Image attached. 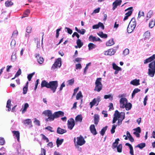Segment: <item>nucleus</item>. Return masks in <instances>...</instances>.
I'll return each mask as SVG.
<instances>
[{
  "label": "nucleus",
  "instance_id": "b1692460",
  "mask_svg": "<svg viewBox=\"0 0 155 155\" xmlns=\"http://www.w3.org/2000/svg\"><path fill=\"white\" fill-rule=\"evenodd\" d=\"M136 24L135 19L134 18H133L131 19L129 25H130L132 27H134L133 28L135 29L136 26Z\"/></svg>",
  "mask_w": 155,
  "mask_h": 155
},
{
  "label": "nucleus",
  "instance_id": "2f4dec72",
  "mask_svg": "<svg viewBox=\"0 0 155 155\" xmlns=\"http://www.w3.org/2000/svg\"><path fill=\"white\" fill-rule=\"evenodd\" d=\"M113 95L111 94H109V95H105L104 96V99H109L111 101L113 100Z\"/></svg>",
  "mask_w": 155,
  "mask_h": 155
},
{
  "label": "nucleus",
  "instance_id": "052dcab7",
  "mask_svg": "<svg viewBox=\"0 0 155 155\" xmlns=\"http://www.w3.org/2000/svg\"><path fill=\"white\" fill-rule=\"evenodd\" d=\"M5 143V140L3 137H0V145H3Z\"/></svg>",
  "mask_w": 155,
  "mask_h": 155
},
{
  "label": "nucleus",
  "instance_id": "58836bf2",
  "mask_svg": "<svg viewBox=\"0 0 155 155\" xmlns=\"http://www.w3.org/2000/svg\"><path fill=\"white\" fill-rule=\"evenodd\" d=\"M11 101L10 100H8L7 103L6 107L8 108V111H9L11 110Z\"/></svg>",
  "mask_w": 155,
  "mask_h": 155
},
{
  "label": "nucleus",
  "instance_id": "6ab92c4d",
  "mask_svg": "<svg viewBox=\"0 0 155 155\" xmlns=\"http://www.w3.org/2000/svg\"><path fill=\"white\" fill-rule=\"evenodd\" d=\"M32 30V28L31 26H28L27 27L26 29V32L27 33H26L25 34V37L28 38L29 37V34L31 32Z\"/></svg>",
  "mask_w": 155,
  "mask_h": 155
},
{
  "label": "nucleus",
  "instance_id": "f8f14e48",
  "mask_svg": "<svg viewBox=\"0 0 155 155\" xmlns=\"http://www.w3.org/2000/svg\"><path fill=\"white\" fill-rule=\"evenodd\" d=\"M121 0H116L112 4L113 9L114 10L117 8V6L121 5Z\"/></svg>",
  "mask_w": 155,
  "mask_h": 155
},
{
  "label": "nucleus",
  "instance_id": "9b49d317",
  "mask_svg": "<svg viewBox=\"0 0 155 155\" xmlns=\"http://www.w3.org/2000/svg\"><path fill=\"white\" fill-rule=\"evenodd\" d=\"M88 39L90 41L93 42L97 41H102L99 38L93 36L92 35H91L89 36Z\"/></svg>",
  "mask_w": 155,
  "mask_h": 155
},
{
  "label": "nucleus",
  "instance_id": "69168bd1",
  "mask_svg": "<svg viewBox=\"0 0 155 155\" xmlns=\"http://www.w3.org/2000/svg\"><path fill=\"white\" fill-rule=\"evenodd\" d=\"M75 67L76 69H80L81 68L82 66L81 64H76Z\"/></svg>",
  "mask_w": 155,
  "mask_h": 155
},
{
  "label": "nucleus",
  "instance_id": "e433bc0d",
  "mask_svg": "<svg viewBox=\"0 0 155 155\" xmlns=\"http://www.w3.org/2000/svg\"><path fill=\"white\" fill-rule=\"evenodd\" d=\"M133 27L131 26L130 25H128L127 28V32L129 33H131L134 29Z\"/></svg>",
  "mask_w": 155,
  "mask_h": 155
},
{
  "label": "nucleus",
  "instance_id": "680f3d73",
  "mask_svg": "<svg viewBox=\"0 0 155 155\" xmlns=\"http://www.w3.org/2000/svg\"><path fill=\"white\" fill-rule=\"evenodd\" d=\"M35 72H33L31 74H29L27 78L28 79V80L30 81L31 80V79L32 77H33V75L34 74Z\"/></svg>",
  "mask_w": 155,
  "mask_h": 155
},
{
  "label": "nucleus",
  "instance_id": "e2e57ef3",
  "mask_svg": "<svg viewBox=\"0 0 155 155\" xmlns=\"http://www.w3.org/2000/svg\"><path fill=\"white\" fill-rule=\"evenodd\" d=\"M141 16H144V13L143 11H140L139 12L138 18H140Z\"/></svg>",
  "mask_w": 155,
  "mask_h": 155
},
{
  "label": "nucleus",
  "instance_id": "49530a36",
  "mask_svg": "<svg viewBox=\"0 0 155 155\" xmlns=\"http://www.w3.org/2000/svg\"><path fill=\"white\" fill-rule=\"evenodd\" d=\"M155 24V22L154 21L152 20L150 21V22L149 23V27L151 28H152L153 27L154 25Z\"/></svg>",
  "mask_w": 155,
  "mask_h": 155
},
{
  "label": "nucleus",
  "instance_id": "0e129e2a",
  "mask_svg": "<svg viewBox=\"0 0 155 155\" xmlns=\"http://www.w3.org/2000/svg\"><path fill=\"white\" fill-rule=\"evenodd\" d=\"M21 73V70L20 68H19L18 71L15 75V77H17L20 75Z\"/></svg>",
  "mask_w": 155,
  "mask_h": 155
},
{
  "label": "nucleus",
  "instance_id": "cd10ccee",
  "mask_svg": "<svg viewBox=\"0 0 155 155\" xmlns=\"http://www.w3.org/2000/svg\"><path fill=\"white\" fill-rule=\"evenodd\" d=\"M97 34L102 38H106L107 37V34L103 33L102 32H99V33H97Z\"/></svg>",
  "mask_w": 155,
  "mask_h": 155
},
{
  "label": "nucleus",
  "instance_id": "c03bdc74",
  "mask_svg": "<svg viewBox=\"0 0 155 155\" xmlns=\"http://www.w3.org/2000/svg\"><path fill=\"white\" fill-rule=\"evenodd\" d=\"M130 51L128 49L126 48L123 51V54L124 56H125L129 53Z\"/></svg>",
  "mask_w": 155,
  "mask_h": 155
},
{
  "label": "nucleus",
  "instance_id": "dca6fc26",
  "mask_svg": "<svg viewBox=\"0 0 155 155\" xmlns=\"http://www.w3.org/2000/svg\"><path fill=\"white\" fill-rule=\"evenodd\" d=\"M54 114L55 118H57L60 117L64 116V113L61 111L55 112Z\"/></svg>",
  "mask_w": 155,
  "mask_h": 155
},
{
  "label": "nucleus",
  "instance_id": "4d7b16f0",
  "mask_svg": "<svg viewBox=\"0 0 155 155\" xmlns=\"http://www.w3.org/2000/svg\"><path fill=\"white\" fill-rule=\"evenodd\" d=\"M74 80L73 78L72 79L68 81V85H71L74 83Z\"/></svg>",
  "mask_w": 155,
  "mask_h": 155
},
{
  "label": "nucleus",
  "instance_id": "c85d7f7f",
  "mask_svg": "<svg viewBox=\"0 0 155 155\" xmlns=\"http://www.w3.org/2000/svg\"><path fill=\"white\" fill-rule=\"evenodd\" d=\"M125 106L124 108H125L127 110H130L132 106V104L130 103H128L124 105Z\"/></svg>",
  "mask_w": 155,
  "mask_h": 155
},
{
  "label": "nucleus",
  "instance_id": "9d476101",
  "mask_svg": "<svg viewBox=\"0 0 155 155\" xmlns=\"http://www.w3.org/2000/svg\"><path fill=\"white\" fill-rule=\"evenodd\" d=\"M116 50L113 48L109 49L107 51H105L104 54L105 55H112L116 52Z\"/></svg>",
  "mask_w": 155,
  "mask_h": 155
},
{
  "label": "nucleus",
  "instance_id": "37998d69",
  "mask_svg": "<svg viewBox=\"0 0 155 155\" xmlns=\"http://www.w3.org/2000/svg\"><path fill=\"white\" fill-rule=\"evenodd\" d=\"M29 107V105L27 103H26L25 104L23 109L22 110V113H24L27 110V108Z\"/></svg>",
  "mask_w": 155,
  "mask_h": 155
},
{
  "label": "nucleus",
  "instance_id": "f704fd0d",
  "mask_svg": "<svg viewBox=\"0 0 155 155\" xmlns=\"http://www.w3.org/2000/svg\"><path fill=\"white\" fill-rule=\"evenodd\" d=\"M63 141L64 140L63 139L59 140L58 138L56 140L57 145L58 147L60 145L62 144Z\"/></svg>",
  "mask_w": 155,
  "mask_h": 155
},
{
  "label": "nucleus",
  "instance_id": "a19ab883",
  "mask_svg": "<svg viewBox=\"0 0 155 155\" xmlns=\"http://www.w3.org/2000/svg\"><path fill=\"white\" fill-rule=\"evenodd\" d=\"M146 146L145 143H141L137 145L136 147L142 149Z\"/></svg>",
  "mask_w": 155,
  "mask_h": 155
},
{
  "label": "nucleus",
  "instance_id": "6e6552de",
  "mask_svg": "<svg viewBox=\"0 0 155 155\" xmlns=\"http://www.w3.org/2000/svg\"><path fill=\"white\" fill-rule=\"evenodd\" d=\"M77 144L78 145L82 146L85 143L84 139L82 136H80L79 137H77Z\"/></svg>",
  "mask_w": 155,
  "mask_h": 155
},
{
  "label": "nucleus",
  "instance_id": "f3484780",
  "mask_svg": "<svg viewBox=\"0 0 155 155\" xmlns=\"http://www.w3.org/2000/svg\"><path fill=\"white\" fill-rule=\"evenodd\" d=\"M155 59V54H154L149 58L146 59L144 61V63L147 64L150 62Z\"/></svg>",
  "mask_w": 155,
  "mask_h": 155
},
{
  "label": "nucleus",
  "instance_id": "0eeeda50",
  "mask_svg": "<svg viewBox=\"0 0 155 155\" xmlns=\"http://www.w3.org/2000/svg\"><path fill=\"white\" fill-rule=\"evenodd\" d=\"M75 125V121L73 119L71 118L68 121V128L70 130L72 129Z\"/></svg>",
  "mask_w": 155,
  "mask_h": 155
},
{
  "label": "nucleus",
  "instance_id": "4c0bfd02",
  "mask_svg": "<svg viewBox=\"0 0 155 155\" xmlns=\"http://www.w3.org/2000/svg\"><path fill=\"white\" fill-rule=\"evenodd\" d=\"M5 5L7 7H9L12 6L13 3L11 1H7L5 2Z\"/></svg>",
  "mask_w": 155,
  "mask_h": 155
},
{
  "label": "nucleus",
  "instance_id": "393cba45",
  "mask_svg": "<svg viewBox=\"0 0 155 155\" xmlns=\"http://www.w3.org/2000/svg\"><path fill=\"white\" fill-rule=\"evenodd\" d=\"M150 33L149 31H148L145 32L144 35V40H146L147 39H149L150 38Z\"/></svg>",
  "mask_w": 155,
  "mask_h": 155
},
{
  "label": "nucleus",
  "instance_id": "774afa93",
  "mask_svg": "<svg viewBox=\"0 0 155 155\" xmlns=\"http://www.w3.org/2000/svg\"><path fill=\"white\" fill-rule=\"evenodd\" d=\"M46 151L43 148H41V153L39 155H45Z\"/></svg>",
  "mask_w": 155,
  "mask_h": 155
},
{
  "label": "nucleus",
  "instance_id": "20e7f679",
  "mask_svg": "<svg viewBox=\"0 0 155 155\" xmlns=\"http://www.w3.org/2000/svg\"><path fill=\"white\" fill-rule=\"evenodd\" d=\"M101 78H97L95 82V87L94 90L98 92H100L102 89V85L101 82Z\"/></svg>",
  "mask_w": 155,
  "mask_h": 155
},
{
  "label": "nucleus",
  "instance_id": "4468645a",
  "mask_svg": "<svg viewBox=\"0 0 155 155\" xmlns=\"http://www.w3.org/2000/svg\"><path fill=\"white\" fill-rule=\"evenodd\" d=\"M35 58L37 59L38 62L40 64H42L44 61V59L43 57L40 56L38 54H36L35 55Z\"/></svg>",
  "mask_w": 155,
  "mask_h": 155
},
{
  "label": "nucleus",
  "instance_id": "c756f323",
  "mask_svg": "<svg viewBox=\"0 0 155 155\" xmlns=\"http://www.w3.org/2000/svg\"><path fill=\"white\" fill-rule=\"evenodd\" d=\"M16 53L15 52H13L11 57V61L12 62H15L16 60Z\"/></svg>",
  "mask_w": 155,
  "mask_h": 155
},
{
  "label": "nucleus",
  "instance_id": "ea45409f",
  "mask_svg": "<svg viewBox=\"0 0 155 155\" xmlns=\"http://www.w3.org/2000/svg\"><path fill=\"white\" fill-rule=\"evenodd\" d=\"M77 44L79 48H80L83 45V43L81 42L80 39H78L77 41Z\"/></svg>",
  "mask_w": 155,
  "mask_h": 155
},
{
  "label": "nucleus",
  "instance_id": "3c124183",
  "mask_svg": "<svg viewBox=\"0 0 155 155\" xmlns=\"http://www.w3.org/2000/svg\"><path fill=\"white\" fill-rule=\"evenodd\" d=\"M113 68L114 70L118 69H121V68L118 66L115 63H114L112 64Z\"/></svg>",
  "mask_w": 155,
  "mask_h": 155
},
{
  "label": "nucleus",
  "instance_id": "39448f33",
  "mask_svg": "<svg viewBox=\"0 0 155 155\" xmlns=\"http://www.w3.org/2000/svg\"><path fill=\"white\" fill-rule=\"evenodd\" d=\"M61 65V58H58L56 59L54 63L51 67L52 70H55L58 68H60Z\"/></svg>",
  "mask_w": 155,
  "mask_h": 155
},
{
  "label": "nucleus",
  "instance_id": "13d9d810",
  "mask_svg": "<svg viewBox=\"0 0 155 155\" xmlns=\"http://www.w3.org/2000/svg\"><path fill=\"white\" fill-rule=\"evenodd\" d=\"M28 90V85H26L23 88V94H25L27 93Z\"/></svg>",
  "mask_w": 155,
  "mask_h": 155
},
{
  "label": "nucleus",
  "instance_id": "79ce46f5",
  "mask_svg": "<svg viewBox=\"0 0 155 155\" xmlns=\"http://www.w3.org/2000/svg\"><path fill=\"white\" fill-rule=\"evenodd\" d=\"M125 114L124 112H121L119 114L118 119H120L123 120L125 118Z\"/></svg>",
  "mask_w": 155,
  "mask_h": 155
},
{
  "label": "nucleus",
  "instance_id": "338daca9",
  "mask_svg": "<svg viewBox=\"0 0 155 155\" xmlns=\"http://www.w3.org/2000/svg\"><path fill=\"white\" fill-rule=\"evenodd\" d=\"M85 32V30L84 29H82L81 30L79 29L78 32L81 35H84Z\"/></svg>",
  "mask_w": 155,
  "mask_h": 155
},
{
  "label": "nucleus",
  "instance_id": "423d86ee",
  "mask_svg": "<svg viewBox=\"0 0 155 155\" xmlns=\"http://www.w3.org/2000/svg\"><path fill=\"white\" fill-rule=\"evenodd\" d=\"M101 101V98L99 96H98L96 98H94L92 101L90 103L91 108L94 105H95L96 106L98 105Z\"/></svg>",
  "mask_w": 155,
  "mask_h": 155
},
{
  "label": "nucleus",
  "instance_id": "4be33fe9",
  "mask_svg": "<svg viewBox=\"0 0 155 155\" xmlns=\"http://www.w3.org/2000/svg\"><path fill=\"white\" fill-rule=\"evenodd\" d=\"M139 81V79H135L132 81L130 82V84L134 85L137 86L140 84Z\"/></svg>",
  "mask_w": 155,
  "mask_h": 155
},
{
  "label": "nucleus",
  "instance_id": "2eb2a0df",
  "mask_svg": "<svg viewBox=\"0 0 155 155\" xmlns=\"http://www.w3.org/2000/svg\"><path fill=\"white\" fill-rule=\"evenodd\" d=\"M22 123L25 125H29V127H32L31 124V121L30 119H26L23 120Z\"/></svg>",
  "mask_w": 155,
  "mask_h": 155
},
{
  "label": "nucleus",
  "instance_id": "09e8293b",
  "mask_svg": "<svg viewBox=\"0 0 155 155\" xmlns=\"http://www.w3.org/2000/svg\"><path fill=\"white\" fill-rule=\"evenodd\" d=\"M17 150L18 155H22L24 152V150H21V148L17 149Z\"/></svg>",
  "mask_w": 155,
  "mask_h": 155
},
{
  "label": "nucleus",
  "instance_id": "aec40b11",
  "mask_svg": "<svg viewBox=\"0 0 155 155\" xmlns=\"http://www.w3.org/2000/svg\"><path fill=\"white\" fill-rule=\"evenodd\" d=\"M13 134V136L14 137H16L17 139V141H19L20 138V133L18 131H14L12 132Z\"/></svg>",
  "mask_w": 155,
  "mask_h": 155
},
{
  "label": "nucleus",
  "instance_id": "8fccbe9b",
  "mask_svg": "<svg viewBox=\"0 0 155 155\" xmlns=\"http://www.w3.org/2000/svg\"><path fill=\"white\" fill-rule=\"evenodd\" d=\"M82 97V93L81 91H79L77 94L76 98L77 100H79L81 97Z\"/></svg>",
  "mask_w": 155,
  "mask_h": 155
},
{
  "label": "nucleus",
  "instance_id": "412c9836",
  "mask_svg": "<svg viewBox=\"0 0 155 155\" xmlns=\"http://www.w3.org/2000/svg\"><path fill=\"white\" fill-rule=\"evenodd\" d=\"M66 130L64 129H62L60 127H58L57 128V132L58 134H63L66 133Z\"/></svg>",
  "mask_w": 155,
  "mask_h": 155
},
{
  "label": "nucleus",
  "instance_id": "603ef678",
  "mask_svg": "<svg viewBox=\"0 0 155 155\" xmlns=\"http://www.w3.org/2000/svg\"><path fill=\"white\" fill-rule=\"evenodd\" d=\"M65 31L67 32L68 34H71L72 33V31L70 28L66 27L65 28Z\"/></svg>",
  "mask_w": 155,
  "mask_h": 155
},
{
  "label": "nucleus",
  "instance_id": "de8ad7c7",
  "mask_svg": "<svg viewBox=\"0 0 155 155\" xmlns=\"http://www.w3.org/2000/svg\"><path fill=\"white\" fill-rule=\"evenodd\" d=\"M153 14V11L152 10H150L147 13V18H148L147 19L150 18Z\"/></svg>",
  "mask_w": 155,
  "mask_h": 155
},
{
  "label": "nucleus",
  "instance_id": "864d4df0",
  "mask_svg": "<svg viewBox=\"0 0 155 155\" xmlns=\"http://www.w3.org/2000/svg\"><path fill=\"white\" fill-rule=\"evenodd\" d=\"M122 145L121 144H120L117 147V151L118 152H121L122 151Z\"/></svg>",
  "mask_w": 155,
  "mask_h": 155
},
{
  "label": "nucleus",
  "instance_id": "7ed1b4c3",
  "mask_svg": "<svg viewBox=\"0 0 155 155\" xmlns=\"http://www.w3.org/2000/svg\"><path fill=\"white\" fill-rule=\"evenodd\" d=\"M42 114L47 115L48 117L45 119V121L46 122L48 121H52L54 120L55 118L54 114H52L51 110H47L44 111L42 112Z\"/></svg>",
  "mask_w": 155,
  "mask_h": 155
},
{
  "label": "nucleus",
  "instance_id": "a211bd4d",
  "mask_svg": "<svg viewBox=\"0 0 155 155\" xmlns=\"http://www.w3.org/2000/svg\"><path fill=\"white\" fill-rule=\"evenodd\" d=\"M90 130L91 132L94 135H96L97 134V132L96 130L95 127L94 125H91L90 127Z\"/></svg>",
  "mask_w": 155,
  "mask_h": 155
},
{
  "label": "nucleus",
  "instance_id": "f257e3e1",
  "mask_svg": "<svg viewBox=\"0 0 155 155\" xmlns=\"http://www.w3.org/2000/svg\"><path fill=\"white\" fill-rule=\"evenodd\" d=\"M58 86V82L56 81H50L48 82L46 81L43 80L41 84V88L45 87L48 88H49L53 93L56 91Z\"/></svg>",
  "mask_w": 155,
  "mask_h": 155
},
{
  "label": "nucleus",
  "instance_id": "7c9ffc66",
  "mask_svg": "<svg viewBox=\"0 0 155 155\" xmlns=\"http://www.w3.org/2000/svg\"><path fill=\"white\" fill-rule=\"evenodd\" d=\"M114 44V42L113 39H111L109 40L106 43L107 46H110Z\"/></svg>",
  "mask_w": 155,
  "mask_h": 155
},
{
  "label": "nucleus",
  "instance_id": "473e14b6",
  "mask_svg": "<svg viewBox=\"0 0 155 155\" xmlns=\"http://www.w3.org/2000/svg\"><path fill=\"white\" fill-rule=\"evenodd\" d=\"M140 90L138 88H135L134 90L133 91L132 94V98H133L134 96H135V95L137 93L139 92H140Z\"/></svg>",
  "mask_w": 155,
  "mask_h": 155
},
{
  "label": "nucleus",
  "instance_id": "6e6d98bb",
  "mask_svg": "<svg viewBox=\"0 0 155 155\" xmlns=\"http://www.w3.org/2000/svg\"><path fill=\"white\" fill-rule=\"evenodd\" d=\"M16 44V41L15 40L12 39L11 43V45L12 48H14Z\"/></svg>",
  "mask_w": 155,
  "mask_h": 155
},
{
  "label": "nucleus",
  "instance_id": "c9c22d12",
  "mask_svg": "<svg viewBox=\"0 0 155 155\" xmlns=\"http://www.w3.org/2000/svg\"><path fill=\"white\" fill-rule=\"evenodd\" d=\"M107 126H106L101 129L100 132V133L102 136H103L104 135L105 131L107 129Z\"/></svg>",
  "mask_w": 155,
  "mask_h": 155
},
{
  "label": "nucleus",
  "instance_id": "ddd939ff",
  "mask_svg": "<svg viewBox=\"0 0 155 155\" xmlns=\"http://www.w3.org/2000/svg\"><path fill=\"white\" fill-rule=\"evenodd\" d=\"M100 27L102 29H104V26L103 24L101 22H99L97 24H96L93 26L92 28L93 29H97Z\"/></svg>",
  "mask_w": 155,
  "mask_h": 155
},
{
  "label": "nucleus",
  "instance_id": "72a5a7b5",
  "mask_svg": "<svg viewBox=\"0 0 155 155\" xmlns=\"http://www.w3.org/2000/svg\"><path fill=\"white\" fill-rule=\"evenodd\" d=\"M82 117L81 115H78L75 117V120L76 121L81 122L82 120Z\"/></svg>",
  "mask_w": 155,
  "mask_h": 155
},
{
  "label": "nucleus",
  "instance_id": "bf43d9fd",
  "mask_svg": "<svg viewBox=\"0 0 155 155\" xmlns=\"http://www.w3.org/2000/svg\"><path fill=\"white\" fill-rule=\"evenodd\" d=\"M34 122L36 125L38 126H39L40 125V121L35 118L34 119Z\"/></svg>",
  "mask_w": 155,
  "mask_h": 155
},
{
  "label": "nucleus",
  "instance_id": "1a4fd4ad",
  "mask_svg": "<svg viewBox=\"0 0 155 155\" xmlns=\"http://www.w3.org/2000/svg\"><path fill=\"white\" fill-rule=\"evenodd\" d=\"M120 107L122 108H124L125 107L124 105L126 104L127 103V100L125 97L121 98L120 100Z\"/></svg>",
  "mask_w": 155,
  "mask_h": 155
},
{
  "label": "nucleus",
  "instance_id": "5fc2aeb1",
  "mask_svg": "<svg viewBox=\"0 0 155 155\" xmlns=\"http://www.w3.org/2000/svg\"><path fill=\"white\" fill-rule=\"evenodd\" d=\"M91 64V63H89L87 64L86 65V66L85 68L84 71V74H85L86 73V71L87 69H88V67L89 66H90Z\"/></svg>",
  "mask_w": 155,
  "mask_h": 155
},
{
  "label": "nucleus",
  "instance_id": "f03ea898",
  "mask_svg": "<svg viewBox=\"0 0 155 155\" xmlns=\"http://www.w3.org/2000/svg\"><path fill=\"white\" fill-rule=\"evenodd\" d=\"M148 75L151 77H153L155 73V60L150 63L148 65Z\"/></svg>",
  "mask_w": 155,
  "mask_h": 155
},
{
  "label": "nucleus",
  "instance_id": "5701e85b",
  "mask_svg": "<svg viewBox=\"0 0 155 155\" xmlns=\"http://www.w3.org/2000/svg\"><path fill=\"white\" fill-rule=\"evenodd\" d=\"M133 7H130L127 8V9L125 10V11H126L127 10H129L127 13L125 14V15H127V16H130L131 14H132L133 12Z\"/></svg>",
  "mask_w": 155,
  "mask_h": 155
},
{
  "label": "nucleus",
  "instance_id": "bb28decb",
  "mask_svg": "<svg viewBox=\"0 0 155 155\" xmlns=\"http://www.w3.org/2000/svg\"><path fill=\"white\" fill-rule=\"evenodd\" d=\"M88 47L89 50H91L95 48L96 47V46L95 45L92 43H90L88 45Z\"/></svg>",
  "mask_w": 155,
  "mask_h": 155
},
{
  "label": "nucleus",
  "instance_id": "a878e982",
  "mask_svg": "<svg viewBox=\"0 0 155 155\" xmlns=\"http://www.w3.org/2000/svg\"><path fill=\"white\" fill-rule=\"evenodd\" d=\"M99 116L97 114H95L94 115V123L97 125L99 121Z\"/></svg>",
  "mask_w": 155,
  "mask_h": 155
},
{
  "label": "nucleus",
  "instance_id": "a18cd8bd",
  "mask_svg": "<svg viewBox=\"0 0 155 155\" xmlns=\"http://www.w3.org/2000/svg\"><path fill=\"white\" fill-rule=\"evenodd\" d=\"M117 126V125L114 124L112 127V128L111 130V133L112 134H113L115 132V130Z\"/></svg>",
  "mask_w": 155,
  "mask_h": 155
}]
</instances>
